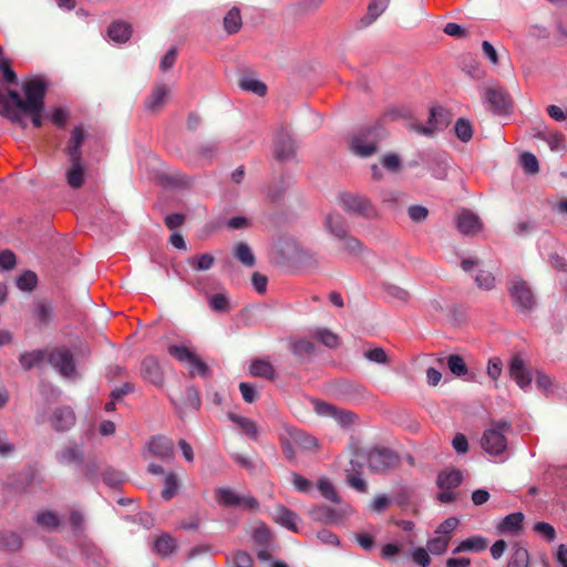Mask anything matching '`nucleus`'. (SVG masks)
Instances as JSON below:
<instances>
[{
  "label": "nucleus",
  "mask_w": 567,
  "mask_h": 567,
  "mask_svg": "<svg viewBox=\"0 0 567 567\" xmlns=\"http://www.w3.org/2000/svg\"><path fill=\"white\" fill-rule=\"evenodd\" d=\"M24 100L21 94L14 90H8L4 94L9 103H11L14 110L20 111H40L44 110V94L45 84L39 79L34 78L29 81H24L22 85Z\"/></svg>",
  "instance_id": "nucleus-1"
},
{
  "label": "nucleus",
  "mask_w": 567,
  "mask_h": 567,
  "mask_svg": "<svg viewBox=\"0 0 567 567\" xmlns=\"http://www.w3.org/2000/svg\"><path fill=\"white\" fill-rule=\"evenodd\" d=\"M511 429V423L499 420L491 423V427L483 432L482 449L492 456H498L506 451L507 440L505 433Z\"/></svg>",
  "instance_id": "nucleus-2"
},
{
  "label": "nucleus",
  "mask_w": 567,
  "mask_h": 567,
  "mask_svg": "<svg viewBox=\"0 0 567 567\" xmlns=\"http://www.w3.org/2000/svg\"><path fill=\"white\" fill-rule=\"evenodd\" d=\"M339 206L348 214L361 216L367 220L379 218V212L372 200L360 194H341L339 196Z\"/></svg>",
  "instance_id": "nucleus-3"
},
{
  "label": "nucleus",
  "mask_w": 567,
  "mask_h": 567,
  "mask_svg": "<svg viewBox=\"0 0 567 567\" xmlns=\"http://www.w3.org/2000/svg\"><path fill=\"white\" fill-rule=\"evenodd\" d=\"M380 132L375 126H367L354 134L350 143L351 152L361 158L372 157L379 150Z\"/></svg>",
  "instance_id": "nucleus-4"
},
{
  "label": "nucleus",
  "mask_w": 567,
  "mask_h": 567,
  "mask_svg": "<svg viewBox=\"0 0 567 567\" xmlns=\"http://www.w3.org/2000/svg\"><path fill=\"white\" fill-rule=\"evenodd\" d=\"M43 111L44 110H35V111L14 110L12 107V105L8 102V100L6 99L4 93L0 92V115L3 118L9 120L13 124H16V125H18V126H20L22 128L27 127V123H25V120H24L23 115L31 117V122H32L33 127H42V124H43V118H42Z\"/></svg>",
  "instance_id": "nucleus-5"
},
{
  "label": "nucleus",
  "mask_w": 567,
  "mask_h": 567,
  "mask_svg": "<svg viewBox=\"0 0 567 567\" xmlns=\"http://www.w3.org/2000/svg\"><path fill=\"white\" fill-rule=\"evenodd\" d=\"M400 462L398 454L389 447H373L367 454L371 473H386Z\"/></svg>",
  "instance_id": "nucleus-6"
},
{
  "label": "nucleus",
  "mask_w": 567,
  "mask_h": 567,
  "mask_svg": "<svg viewBox=\"0 0 567 567\" xmlns=\"http://www.w3.org/2000/svg\"><path fill=\"white\" fill-rule=\"evenodd\" d=\"M167 352L169 355L176 358L181 362L189 363L190 374L200 375L202 378L209 377V367L202 361L194 352L184 346H168Z\"/></svg>",
  "instance_id": "nucleus-7"
},
{
  "label": "nucleus",
  "mask_w": 567,
  "mask_h": 567,
  "mask_svg": "<svg viewBox=\"0 0 567 567\" xmlns=\"http://www.w3.org/2000/svg\"><path fill=\"white\" fill-rule=\"evenodd\" d=\"M215 501L227 507L240 506L249 511H256L259 506L254 496H240L229 487H218L214 491Z\"/></svg>",
  "instance_id": "nucleus-8"
},
{
  "label": "nucleus",
  "mask_w": 567,
  "mask_h": 567,
  "mask_svg": "<svg viewBox=\"0 0 567 567\" xmlns=\"http://www.w3.org/2000/svg\"><path fill=\"white\" fill-rule=\"evenodd\" d=\"M48 362L58 370L62 377L72 378L75 375L74 357L65 347L53 348L48 353Z\"/></svg>",
  "instance_id": "nucleus-9"
},
{
  "label": "nucleus",
  "mask_w": 567,
  "mask_h": 567,
  "mask_svg": "<svg viewBox=\"0 0 567 567\" xmlns=\"http://www.w3.org/2000/svg\"><path fill=\"white\" fill-rule=\"evenodd\" d=\"M483 99L488 102L491 111L495 114L506 115L513 111V100L506 90L497 84L487 87Z\"/></svg>",
  "instance_id": "nucleus-10"
},
{
  "label": "nucleus",
  "mask_w": 567,
  "mask_h": 567,
  "mask_svg": "<svg viewBox=\"0 0 567 567\" xmlns=\"http://www.w3.org/2000/svg\"><path fill=\"white\" fill-rule=\"evenodd\" d=\"M333 395L344 402H358L364 399L365 389L350 380H339L332 385Z\"/></svg>",
  "instance_id": "nucleus-11"
},
{
  "label": "nucleus",
  "mask_w": 567,
  "mask_h": 567,
  "mask_svg": "<svg viewBox=\"0 0 567 567\" xmlns=\"http://www.w3.org/2000/svg\"><path fill=\"white\" fill-rule=\"evenodd\" d=\"M296 154V145L291 135L280 128L274 137V156L277 161L285 162L292 159Z\"/></svg>",
  "instance_id": "nucleus-12"
},
{
  "label": "nucleus",
  "mask_w": 567,
  "mask_h": 567,
  "mask_svg": "<svg viewBox=\"0 0 567 567\" xmlns=\"http://www.w3.org/2000/svg\"><path fill=\"white\" fill-rule=\"evenodd\" d=\"M315 410L318 415L324 417H333L337 423L343 426L353 424L355 417L351 411L338 409L337 406L324 401H315Z\"/></svg>",
  "instance_id": "nucleus-13"
},
{
  "label": "nucleus",
  "mask_w": 567,
  "mask_h": 567,
  "mask_svg": "<svg viewBox=\"0 0 567 567\" xmlns=\"http://www.w3.org/2000/svg\"><path fill=\"white\" fill-rule=\"evenodd\" d=\"M141 377L156 386H163L164 371L155 355L148 354L142 360Z\"/></svg>",
  "instance_id": "nucleus-14"
},
{
  "label": "nucleus",
  "mask_w": 567,
  "mask_h": 567,
  "mask_svg": "<svg viewBox=\"0 0 567 567\" xmlns=\"http://www.w3.org/2000/svg\"><path fill=\"white\" fill-rule=\"evenodd\" d=\"M508 372L520 389L526 390L530 386L533 377L530 371L525 368V362L520 355L515 354L509 361Z\"/></svg>",
  "instance_id": "nucleus-15"
},
{
  "label": "nucleus",
  "mask_w": 567,
  "mask_h": 567,
  "mask_svg": "<svg viewBox=\"0 0 567 567\" xmlns=\"http://www.w3.org/2000/svg\"><path fill=\"white\" fill-rule=\"evenodd\" d=\"M86 457L83 445L76 443L61 447L56 454L59 463L64 465H74L75 467L84 464Z\"/></svg>",
  "instance_id": "nucleus-16"
},
{
  "label": "nucleus",
  "mask_w": 567,
  "mask_h": 567,
  "mask_svg": "<svg viewBox=\"0 0 567 567\" xmlns=\"http://www.w3.org/2000/svg\"><path fill=\"white\" fill-rule=\"evenodd\" d=\"M50 423L53 430L59 433H64L71 430L75 424V414L71 408L61 406L53 410L50 417Z\"/></svg>",
  "instance_id": "nucleus-17"
},
{
  "label": "nucleus",
  "mask_w": 567,
  "mask_h": 567,
  "mask_svg": "<svg viewBox=\"0 0 567 567\" xmlns=\"http://www.w3.org/2000/svg\"><path fill=\"white\" fill-rule=\"evenodd\" d=\"M509 295L517 306L524 310H530L534 307V297L530 288L524 280L513 281L508 287Z\"/></svg>",
  "instance_id": "nucleus-18"
},
{
  "label": "nucleus",
  "mask_w": 567,
  "mask_h": 567,
  "mask_svg": "<svg viewBox=\"0 0 567 567\" xmlns=\"http://www.w3.org/2000/svg\"><path fill=\"white\" fill-rule=\"evenodd\" d=\"M456 229L464 236H475L482 229V220L477 214L464 210L456 218Z\"/></svg>",
  "instance_id": "nucleus-19"
},
{
  "label": "nucleus",
  "mask_w": 567,
  "mask_h": 567,
  "mask_svg": "<svg viewBox=\"0 0 567 567\" xmlns=\"http://www.w3.org/2000/svg\"><path fill=\"white\" fill-rule=\"evenodd\" d=\"M447 125V114L446 111L442 106L434 107L430 110V116L427 121V126H416L417 133L424 135L434 134L435 130H441L446 127Z\"/></svg>",
  "instance_id": "nucleus-20"
},
{
  "label": "nucleus",
  "mask_w": 567,
  "mask_h": 567,
  "mask_svg": "<svg viewBox=\"0 0 567 567\" xmlns=\"http://www.w3.org/2000/svg\"><path fill=\"white\" fill-rule=\"evenodd\" d=\"M274 519L281 527H285L292 533H298L300 523V517L293 511L289 509L284 505H277L274 509Z\"/></svg>",
  "instance_id": "nucleus-21"
},
{
  "label": "nucleus",
  "mask_w": 567,
  "mask_h": 567,
  "mask_svg": "<svg viewBox=\"0 0 567 567\" xmlns=\"http://www.w3.org/2000/svg\"><path fill=\"white\" fill-rule=\"evenodd\" d=\"M178 549V543L175 537L169 534H159L153 544V551L163 559L173 556Z\"/></svg>",
  "instance_id": "nucleus-22"
},
{
  "label": "nucleus",
  "mask_w": 567,
  "mask_h": 567,
  "mask_svg": "<svg viewBox=\"0 0 567 567\" xmlns=\"http://www.w3.org/2000/svg\"><path fill=\"white\" fill-rule=\"evenodd\" d=\"M148 451L158 458H172L174 455V442L166 436H155L148 442Z\"/></svg>",
  "instance_id": "nucleus-23"
},
{
  "label": "nucleus",
  "mask_w": 567,
  "mask_h": 567,
  "mask_svg": "<svg viewBox=\"0 0 567 567\" xmlns=\"http://www.w3.org/2000/svg\"><path fill=\"white\" fill-rule=\"evenodd\" d=\"M84 140V128L81 126H75L70 133V138L65 147V153L69 159L79 161L83 158V155L81 154V147L83 146Z\"/></svg>",
  "instance_id": "nucleus-24"
},
{
  "label": "nucleus",
  "mask_w": 567,
  "mask_h": 567,
  "mask_svg": "<svg viewBox=\"0 0 567 567\" xmlns=\"http://www.w3.org/2000/svg\"><path fill=\"white\" fill-rule=\"evenodd\" d=\"M324 227L337 239L350 236L347 219L339 213H330L324 219Z\"/></svg>",
  "instance_id": "nucleus-25"
},
{
  "label": "nucleus",
  "mask_w": 567,
  "mask_h": 567,
  "mask_svg": "<svg viewBox=\"0 0 567 567\" xmlns=\"http://www.w3.org/2000/svg\"><path fill=\"white\" fill-rule=\"evenodd\" d=\"M69 167L65 173L66 183L70 188L79 189L85 181V167L83 158L79 161L69 159Z\"/></svg>",
  "instance_id": "nucleus-26"
},
{
  "label": "nucleus",
  "mask_w": 567,
  "mask_h": 567,
  "mask_svg": "<svg viewBox=\"0 0 567 567\" xmlns=\"http://www.w3.org/2000/svg\"><path fill=\"white\" fill-rule=\"evenodd\" d=\"M390 1L391 0H371L369 7H367L365 16L358 22V28L363 29L374 22L377 18L381 17L384 10L389 8Z\"/></svg>",
  "instance_id": "nucleus-27"
},
{
  "label": "nucleus",
  "mask_w": 567,
  "mask_h": 567,
  "mask_svg": "<svg viewBox=\"0 0 567 567\" xmlns=\"http://www.w3.org/2000/svg\"><path fill=\"white\" fill-rule=\"evenodd\" d=\"M48 352L44 350L25 351L18 357L23 371H31L34 368H40L44 359H48Z\"/></svg>",
  "instance_id": "nucleus-28"
},
{
  "label": "nucleus",
  "mask_w": 567,
  "mask_h": 567,
  "mask_svg": "<svg viewBox=\"0 0 567 567\" xmlns=\"http://www.w3.org/2000/svg\"><path fill=\"white\" fill-rule=\"evenodd\" d=\"M168 89L165 84L156 85L145 102L146 110L154 113L158 112L165 104Z\"/></svg>",
  "instance_id": "nucleus-29"
},
{
  "label": "nucleus",
  "mask_w": 567,
  "mask_h": 567,
  "mask_svg": "<svg viewBox=\"0 0 567 567\" xmlns=\"http://www.w3.org/2000/svg\"><path fill=\"white\" fill-rule=\"evenodd\" d=\"M311 519L323 524L337 523L340 515L337 509H333L327 505L315 506L309 509Z\"/></svg>",
  "instance_id": "nucleus-30"
},
{
  "label": "nucleus",
  "mask_w": 567,
  "mask_h": 567,
  "mask_svg": "<svg viewBox=\"0 0 567 567\" xmlns=\"http://www.w3.org/2000/svg\"><path fill=\"white\" fill-rule=\"evenodd\" d=\"M249 373L255 378H265L271 381L277 378L272 363L264 359H256L250 362Z\"/></svg>",
  "instance_id": "nucleus-31"
},
{
  "label": "nucleus",
  "mask_w": 567,
  "mask_h": 567,
  "mask_svg": "<svg viewBox=\"0 0 567 567\" xmlns=\"http://www.w3.org/2000/svg\"><path fill=\"white\" fill-rule=\"evenodd\" d=\"M462 483V472L458 470H447L439 473L436 478L437 487L441 489H453Z\"/></svg>",
  "instance_id": "nucleus-32"
},
{
  "label": "nucleus",
  "mask_w": 567,
  "mask_h": 567,
  "mask_svg": "<svg viewBox=\"0 0 567 567\" xmlns=\"http://www.w3.org/2000/svg\"><path fill=\"white\" fill-rule=\"evenodd\" d=\"M231 256L246 267H255L256 258L254 250L246 243H237L233 246Z\"/></svg>",
  "instance_id": "nucleus-33"
},
{
  "label": "nucleus",
  "mask_w": 567,
  "mask_h": 567,
  "mask_svg": "<svg viewBox=\"0 0 567 567\" xmlns=\"http://www.w3.org/2000/svg\"><path fill=\"white\" fill-rule=\"evenodd\" d=\"M289 434H290L289 441H291V443L297 449L311 451V450H316L318 446L317 439L306 432H300L298 430H293V431L289 432Z\"/></svg>",
  "instance_id": "nucleus-34"
},
{
  "label": "nucleus",
  "mask_w": 567,
  "mask_h": 567,
  "mask_svg": "<svg viewBox=\"0 0 567 567\" xmlns=\"http://www.w3.org/2000/svg\"><path fill=\"white\" fill-rule=\"evenodd\" d=\"M524 514L522 512H516L507 515L503 522L499 523L498 529L503 534H515L519 532L523 527Z\"/></svg>",
  "instance_id": "nucleus-35"
},
{
  "label": "nucleus",
  "mask_w": 567,
  "mask_h": 567,
  "mask_svg": "<svg viewBox=\"0 0 567 567\" xmlns=\"http://www.w3.org/2000/svg\"><path fill=\"white\" fill-rule=\"evenodd\" d=\"M131 24L127 22H112L109 28V35L111 40L124 43L131 38Z\"/></svg>",
  "instance_id": "nucleus-36"
},
{
  "label": "nucleus",
  "mask_w": 567,
  "mask_h": 567,
  "mask_svg": "<svg viewBox=\"0 0 567 567\" xmlns=\"http://www.w3.org/2000/svg\"><path fill=\"white\" fill-rule=\"evenodd\" d=\"M224 30L228 34L237 33L241 27V16L238 7H231L223 19Z\"/></svg>",
  "instance_id": "nucleus-37"
},
{
  "label": "nucleus",
  "mask_w": 567,
  "mask_h": 567,
  "mask_svg": "<svg viewBox=\"0 0 567 567\" xmlns=\"http://www.w3.org/2000/svg\"><path fill=\"white\" fill-rule=\"evenodd\" d=\"M33 315L40 326H48L53 319V308L49 301H39L34 306Z\"/></svg>",
  "instance_id": "nucleus-38"
},
{
  "label": "nucleus",
  "mask_w": 567,
  "mask_h": 567,
  "mask_svg": "<svg viewBox=\"0 0 567 567\" xmlns=\"http://www.w3.org/2000/svg\"><path fill=\"white\" fill-rule=\"evenodd\" d=\"M312 338L330 349H336L340 344V338L338 334L326 328L315 330V332H312Z\"/></svg>",
  "instance_id": "nucleus-39"
},
{
  "label": "nucleus",
  "mask_w": 567,
  "mask_h": 567,
  "mask_svg": "<svg viewBox=\"0 0 567 567\" xmlns=\"http://www.w3.org/2000/svg\"><path fill=\"white\" fill-rule=\"evenodd\" d=\"M361 467V463L352 460L350 468L346 470L347 482L348 484H350L351 487L355 488L358 492L364 493L367 491L365 481L354 474L359 473V468Z\"/></svg>",
  "instance_id": "nucleus-40"
},
{
  "label": "nucleus",
  "mask_w": 567,
  "mask_h": 567,
  "mask_svg": "<svg viewBox=\"0 0 567 567\" xmlns=\"http://www.w3.org/2000/svg\"><path fill=\"white\" fill-rule=\"evenodd\" d=\"M487 548V540L481 536L471 537L463 540L456 548L453 549V554H458L465 550L482 551Z\"/></svg>",
  "instance_id": "nucleus-41"
},
{
  "label": "nucleus",
  "mask_w": 567,
  "mask_h": 567,
  "mask_svg": "<svg viewBox=\"0 0 567 567\" xmlns=\"http://www.w3.org/2000/svg\"><path fill=\"white\" fill-rule=\"evenodd\" d=\"M506 567H528L527 549L515 543Z\"/></svg>",
  "instance_id": "nucleus-42"
},
{
  "label": "nucleus",
  "mask_w": 567,
  "mask_h": 567,
  "mask_svg": "<svg viewBox=\"0 0 567 567\" xmlns=\"http://www.w3.org/2000/svg\"><path fill=\"white\" fill-rule=\"evenodd\" d=\"M76 470L87 481L95 482L97 478L99 462L95 456H87L84 463L79 465Z\"/></svg>",
  "instance_id": "nucleus-43"
},
{
  "label": "nucleus",
  "mask_w": 567,
  "mask_h": 567,
  "mask_svg": "<svg viewBox=\"0 0 567 567\" xmlns=\"http://www.w3.org/2000/svg\"><path fill=\"white\" fill-rule=\"evenodd\" d=\"M338 240L342 241L343 250L350 255L358 256L367 251L362 241L352 235H347Z\"/></svg>",
  "instance_id": "nucleus-44"
},
{
  "label": "nucleus",
  "mask_w": 567,
  "mask_h": 567,
  "mask_svg": "<svg viewBox=\"0 0 567 567\" xmlns=\"http://www.w3.org/2000/svg\"><path fill=\"white\" fill-rule=\"evenodd\" d=\"M239 87L258 96H264L267 93V86L265 83L254 78L240 79Z\"/></svg>",
  "instance_id": "nucleus-45"
},
{
  "label": "nucleus",
  "mask_w": 567,
  "mask_h": 567,
  "mask_svg": "<svg viewBox=\"0 0 567 567\" xmlns=\"http://www.w3.org/2000/svg\"><path fill=\"white\" fill-rule=\"evenodd\" d=\"M291 352L299 359L310 355L316 350V346L308 339H299L291 343Z\"/></svg>",
  "instance_id": "nucleus-46"
},
{
  "label": "nucleus",
  "mask_w": 567,
  "mask_h": 567,
  "mask_svg": "<svg viewBox=\"0 0 567 567\" xmlns=\"http://www.w3.org/2000/svg\"><path fill=\"white\" fill-rule=\"evenodd\" d=\"M451 535H439L426 543L427 551L433 555H442L447 548V544L451 542Z\"/></svg>",
  "instance_id": "nucleus-47"
},
{
  "label": "nucleus",
  "mask_w": 567,
  "mask_h": 567,
  "mask_svg": "<svg viewBox=\"0 0 567 567\" xmlns=\"http://www.w3.org/2000/svg\"><path fill=\"white\" fill-rule=\"evenodd\" d=\"M318 489L322 497H324L329 502L339 504L340 501H339V496L337 494L336 487L329 481V478H326V477L319 478L318 480Z\"/></svg>",
  "instance_id": "nucleus-48"
},
{
  "label": "nucleus",
  "mask_w": 567,
  "mask_h": 567,
  "mask_svg": "<svg viewBox=\"0 0 567 567\" xmlns=\"http://www.w3.org/2000/svg\"><path fill=\"white\" fill-rule=\"evenodd\" d=\"M474 282H476L480 289L491 291L495 288L496 277L491 271L481 269L476 277H474Z\"/></svg>",
  "instance_id": "nucleus-49"
},
{
  "label": "nucleus",
  "mask_w": 567,
  "mask_h": 567,
  "mask_svg": "<svg viewBox=\"0 0 567 567\" xmlns=\"http://www.w3.org/2000/svg\"><path fill=\"white\" fill-rule=\"evenodd\" d=\"M456 137L463 143H468L472 140L473 127L468 121L463 117L456 120L454 125Z\"/></svg>",
  "instance_id": "nucleus-50"
},
{
  "label": "nucleus",
  "mask_w": 567,
  "mask_h": 567,
  "mask_svg": "<svg viewBox=\"0 0 567 567\" xmlns=\"http://www.w3.org/2000/svg\"><path fill=\"white\" fill-rule=\"evenodd\" d=\"M0 546L8 549L9 551L21 550L22 538L16 533H4L0 535Z\"/></svg>",
  "instance_id": "nucleus-51"
},
{
  "label": "nucleus",
  "mask_w": 567,
  "mask_h": 567,
  "mask_svg": "<svg viewBox=\"0 0 567 567\" xmlns=\"http://www.w3.org/2000/svg\"><path fill=\"white\" fill-rule=\"evenodd\" d=\"M35 522L40 526L51 529H56L60 526V518L52 511H44L35 516Z\"/></svg>",
  "instance_id": "nucleus-52"
},
{
  "label": "nucleus",
  "mask_w": 567,
  "mask_h": 567,
  "mask_svg": "<svg viewBox=\"0 0 567 567\" xmlns=\"http://www.w3.org/2000/svg\"><path fill=\"white\" fill-rule=\"evenodd\" d=\"M208 302L214 312L227 313L229 311V299L226 293H215L210 296Z\"/></svg>",
  "instance_id": "nucleus-53"
},
{
  "label": "nucleus",
  "mask_w": 567,
  "mask_h": 567,
  "mask_svg": "<svg viewBox=\"0 0 567 567\" xmlns=\"http://www.w3.org/2000/svg\"><path fill=\"white\" fill-rule=\"evenodd\" d=\"M37 284V276L31 270H25L16 279V285L18 289L22 291H31L34 289Z\"/></svg>",
  "instance_id": "nucleus-54"
},
{
  "label": "nucleus",
  "mask_w": 567,
  "mask_h": 567,
  "mask_svg": "<svg viewBox=\"0 0 567 567\" xmlns=\"http://www.w3.org/2000/svg\"><path fill=\"white\" fill-rule=\"evenodd\" d=\"M447 368L456 377H463L468 370L460 354H451L447 357Z\"/></svg>",
  "instance_id": "nucleus-55"
},
{
  "label": "nucleus",
  "mask_w": 567,
  "mask_h": 567,
  "mask_svg": "<svg viewBox=\"0 0 567 567\" xmlns=\"http://www.w3.org/2000/svg\"><path fill=\"white\" fill-rule=\"evenodd\" d=\"M230 420L233 422H236L237 424H239L241 430H244V432L250 439L255 440L257 437V425L254 421H251L250 419H248L246 416H235V415H230Z\"/></svg>",
  "instance_id": "nucleus-56"
},
{
  "label": "nucleus",
  "mask_w": 567,
  "mask_h": 567,
  "mask_svg": "<svg viewBox=\"0 0 567 567\" xmlns=\"http://www.w3.org/2000/svg\"><path fill=\"white\" fill-rule=\"evenodd\" d=\"M189 264L196 270H208L214 265V257L210 254L196 255L189 259Z\"/></svg>",
  "instance_id": "nucleus-57"
},
{
  "label": "nucleus",
  "mask_w": 567,
  "mask_h": 567,
  "mask_svg": "<svg viewBox=\"0 0 567 567\" xmlns=\"http://www.w3.org/2000/svg\"><path fill=\"white\" fill-rule=\"evenodd\" d=\"M123 481L124 475L122 472L115 471L111 467L105 468L103 472V482L112 488H118Z\"/></svg>",
  "instance_id": "nucleus-58"
},
{
  "label": "nucleus",
  "mask_w": 567,
  "mask_h": 567,
  "mask_svg": "<svg viewBox=\"0 0 567 567\" xmlns=\"http://www.w3.org/2000/svg\"><path fill=\"white\" fill-rule=\"evenodd\" d=\"M177 488H178V482H177L176 475L174 473L167 474V476L165 478V487L162 492L163 498L165 501L172 499L176 495Z\"/></svg>",
  "instance_id": "nucleus-59"
},
{
  "label": "nucleus",
  "mask_w": 567,
  "mask_h": 567,
  "mask_svg": "<svg viewBox=\"0 0 567 567\" xmlns=\"http://www.w3.org/2000/svg\"><path fill=\"white\" fill-rule=\"evenodd\" d=\"M520 164L523 169L527 174H537L538 162L534 154L525 152L520 157Z\"/></svg>",
  "instance_id": "nucleus-60"
},
{
  "label": "nucleus",
  "mask_w": 567,
  "mask_h": 567,
  "mask_svg": "<svg viewBox=\"0 0 567 567\" xmlns=\"http://www.w3.org/2000/svg\"><path fill=\"white\" fill-rule=\"evenodd\" d=\"M409 218L416 221H425L429 216V210L422 205H411L408 209Z\"/></svg>",
  "instance_id": "nucleus-61"
},
{
  "label": "nucleus",
  "mask_w": 567,
  "mask_h": 567,
  "mask_svg": "<svg viewBox=\"0 0 567 567\" xmlns=\"http://www.w3.org/2000/svg\"><path fill=\"white\" fill-rule=\"evenodd\" d=\"M429 550L417 547L413 550H411V559L414 564L421 567H426L430 565V556Z\"/></svg>",
  "instance_id": "nucleus-62"
},
{
  "label": "nucleus",
  "mask_w": 567,
  "mask_h": 567,
  "mask_svg": "<svg viewBox=\"0 0 567 567\" xmlns=\"http://www.w3.org/2000/svg\"><path fill=\"white\" fill-rule=\"evenodd\" d=\"M381 165L391 173H396L400 169L401 161L400 157L393 153L385 154L381 158Z\"/></svg>",
  "instance_id": "nucleus-63"
},
{
  "label": "nucleus",
  "mask_w": 567,
  "mask_h": 567,
  "mask_svg": "<svg viewBox=\"0 0 567 567\" xmlns=\"http://www.w3.org/2000/svg\"><path fill=\"white\" fill-rule=\"evenodd\" d=\"M254 559L245 550H238L233 555V566L230 567H251Z\"/></svg>",
  "instance_id": "nucleus-64"
}]
</instances>
